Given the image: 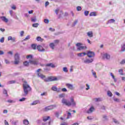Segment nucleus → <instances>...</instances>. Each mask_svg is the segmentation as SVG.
<instances>
[{"mask_svg": "<svg viewBox=\"0 0 125 125\" xmlns=\"http://www.w3.org/2000/svg\"><path fill=\"white\" fill-rule=\"evenodd\" d=\"M23 65H24V66H29V62L25 61L23 62Z\"/></svg>", "mask_w": 125, "mask_h": 125, "instance_id": "53", "label": "nucleus"}, {"mask_svg": "<svg viewBox=\"0 0 125 125\" xmlns=\"http://www.w3.org/2000/svg\"><path fill=\"white\" fill-rule=\"evenodd\" d=\"M51 89L53 91H57V92H59L60 91V90H58V88H57V87L56 86H54L52 87Z\"/></svg>", "mask_w": 125, "mask_h": 125, "instance_id": "18", "label": "nucleus"}, {"mask_svg": "<svg viewBox=\"0 0 125 125\" xmlns=\"http://www.w3.org/2000/svg\"><path fill=\"white\" fill-rule=\"evenodd\" d=\"M107 95L109 96V97H112V96H113V94H112V92H111V91H108Z\"/></svg>", "mask_w": 125, "mask_h": 125, "instance_id": "38", "label": "nucleus"}, {"mask_svg": "<svg viewBox=\"0 0 125 125\" xmlns=\"http://www.w3.org/2000/svg\"><path fill=\"white\" fill-rule=\"evenodd\" d=\"M89 13V11H85L84 12V14L85 16H88Z\"/></svg>", "mask_w": 125, "mask_h": 125, "instance_id": "47", "label": "nucleus"}, {"mask_svg": "<svg viewBox=\"0 0 125 125\" xmlns=\"http://www.w3.org/2000/svg\"><path fill=\"white\" fill-rule=\"evenodd\" d=\"M77 55L79 57H82V56H84V55H86V53H85L84 52L80 53L77 54Z\"/></svg>", "mask_w": 125, "mask_h": 125, "instance_id": "22", "label": "nucleus"}, {"mask_svg": "<svg viewBox=\"0 0 125 125\" xmlns=\"http://www.w3.org/2000/svg\"><path fill=\"white\" fill-rule=\"evenodd\" d=\"M31 37L30 35H28L23 40V41H28V40H30Z\"/></svg>", "mask_w": 125, "mask_h": 125, "instance_id": "45", "label": "nucleus"}, {"mask_svg": "<svg viewBox=\"0 0 125 125\" xmlns=\"http://www.w3.org/2000/svg\"><path fill=\"white\" fill-rule=\"evenodd\" d=\"M116 21L113 19H110L106 23V24H111L112 23H114V22H115Z\"/></svg>", "mask_w": 125, "mask_h": 125, "instance_id": "24", "label": "nucleus"}, {"mask_svg": "<svg viewBox=\"0 0 125 125\" xmlns=\"http://www.w3.org/2000/svg\"><path fill=\"white\" fill-rule=\"evenodd\" d=\"M9 13H10V16L12 17H13L15 19H18V18L17 17V16H16V14L14 12H13V11L10 10Z\"/></svg>", "mask_w": 125, "mask_h": 125, "instance_id": "10", "label": "nucleus"}, {"mask_svg": "<svg viewBox=\"0 0 125 125\" xmlns=\"http://www.w3.org/2000/svg\"><path fill=\"white\" fill-rule=\"evenodd\" d=\"M62 104H64V105H66V106H68V107H70V106L76 107V105H77L74 98L72 97L70 98V101L63 98L62 100Z\"/></svg>", "mask_w": 125, "mask_h": 125, "instance_id": "1", "label": "nucleus"}, {"mask_svg": "<svg viewBox=\"0 0 125 125\" xmlns=\"http://www.w3.org/2000/svg\"><path fill=\"white\" fill-rule=\"evenodd\" d=\"M77 11H81L82 10V7L78 6L77 7Z\"/></svg>", "mask_w": 125, "mask_h": 125, "instance_id": "50", "label": "nucleus"}, {"mask_svg": "<svg viewBox=\"0 0 125 125\" xmlns=\"http://www.w3.org/2000/svg\"><path fill=\"white\" fill-rule=\"evenodd\" d=\"M78 24V20H76L72 24V27H75Z\"/></svg>", "mask_w": 125, "mask_h": 125, "instance_id": "33", "label": "nucleus"}, {"mask_svg": "<svg viewBox=\"0 0 125 125\" xmlns=\"http://www.w3.org/2000/svg\"><path fill=\"white\" fill-rule=\"evenodd\" d=\"M62 91H63V92H67V89L63 88L62 89Z\"/></svg>", "mask_w": 125, "mask_h": 125, "instance_id": "61", "label": "nucleus"}, {"mask_svg": "<svg viewBox=\"0 0 125 125\" xmlns=\"http://www.w3.org/2000/svg\"><path fill=\"white\" fill-rule=\"evenodd\" d=\"M60 80V77L57 78L56 77L51 76L48 77L47 79H44V82H54L59 81Z\"/></svg>", "mask_w": 125, "mask_h": 125, "instance_id": "3", "label": "nucleus"}, {"mask_svg": "<svg viewBox=\"0 0 125 125\" xmlns=\"http://www.w3.org/2000/svg\"><path fill=\"white\" fill-rule=\"evenodd\" d=\"M114 101L115 102H120V99L118 98H114L113 99Z\"/></svg>", "mask_w": 125, "mask_h": 125, "instance_id": "58", "label": "nucleus"}, {"mask_svg": "<svg viewBox=\"0 0 125 125\" xmlns=\"http://www.w3.org/2000/svg\"><path fill=\"white\" fill-rule=\"evenodd\" d=\"M37 123L38 125H41V124H42V120H38L37 121Z\"/></svg>", "mask_w": 125, "mask_h": 125, "instance_id": "60", "label": "nucleus"}, {"mask_svg": "<svg viewBox=\"0 0 125 125\" xmlns=\"http://www.w3.org/2000/svg\"><path fill=\"white\" fill-rule=\"evenodd\" d=\"M68 123L67 122H63L60 125H68Z\"/></svg>", "mask_w": 125, "mask_h": 125, "instance_id": "63", "label": "nucleus"}, {"mask_svg": "<svg viewBox=\"0 0 125 125\" xmlns=\"http://www.w3.org/2000/svg\"><path fill=\"white\" fill-rule=\"evenodd\" d=\"M16 81L15 80H11L8 82V84H13V83H15Z\"/></svg>", "mask_w": 125, "mask_h": 125, "instance_id": "31", "label": "nucleus"}, {"mask_svg": "<svg viewBox=\"0 0 125 125\" xmlns=\"http://www.w3.org/2000/svg\"><path fill=\"white\" fill-rule=\"evenodd\" d=\"M27 59H29L30 58H33V55H29L26 56Z\"/></svg>", "mask_w": 125, "mask_h": 125, "instance_id": "54", "label": "nucleus"}, {"mask_svg": "<svg viewBox=\"0 0 125 125\" xmlns=\"http://www.w3.org/2000/svg\"><path fill=\"white\" fill-rule=\"evenodd\" d=\"M5 63L6 64H10V62L6 59H5Z\"/></svg>", "mask_w": 125, "mask_h": 125, "instance_id": "62", "label": "nucleus"}, {"mask_svg": "<svg viewBox=\"0 0 125 125\" xmlns=\"http://www.w3.org/2000/svg\"><path fill=\"white\" fill-rule=\"evenodd\" d=\"M103 58L104 59H106V60H110L111 56L108 53H105L103 54Z\"/></svg>", "mask_w": 125, "mask_h": 125, "instance_id": "8", "label": "nucleus"}, {"mask_svg": "<svg viewBox=\"0 0 125 125\" xmlns=\"http://www.w3.org/2000/svg\"><path fill=\"white\" fill-rule=\"evenodd\" d=\"M76 45L77 46V47H80V46L83 45V44L82 43L78 42L76 44Z\"/></svg>", "mask_w": 125, "mask_h": 125, "instance_id": "44", "label": "nucleus"}, {"mask_svg": "<svg viewBox=\"0 0 125 125\" xmlns=\"http://www.w3.org/2000/svg\"><path fill=\"white\" fill-rule=\"evenodd\" d=\"M40 71H42L41 69H38L37 70V76L39 77V78H40L41 79H44L45 78V76L43 75L42 74L40 73Z\"/></svg>", "mask_w": 125, "mask_h": 125, "instance_id": "7", "label": "nucleus"}, {"mask_svg": "<svg viewBox=\"0 0 125 125\" xmlns=\"http://www.w3.org/2000/svg\"><path fill=\"white\" fill-rule=\"evenodd\" d=\"M37 49L40 52H44V51H45V49L43 48L42 45H38Z\"/></svg>", "mask_w": 125, "mask_h": 125, "instance_id": "11", "label": "nucleus"}, {"mask_svg": "<svg viewBox=\"0 0 125 125\" xmlns=\"http://www.w3.org/2000/svg\"><path fill=\"white\" fill-rule=\"evenodd\" d=\"M24 94H22V96H27L29 94V91L32 90V88L30 86V85L28 84V82L26 81L24 82V83L22 84Z\"/></svg>", "mask_w": 125, "mask_h": 125, "instance_id": "2", "label": "nucleus"}, {"mask_svg": "<svg viewBox=\"0 0 125 125\" xmlns=\"http://www.w3.org/2000/svg\"><path fill=\"white\" fill-rule=\"evenodd\" d=\"M87 47L85 46H80L77 48V50H83V49H86Z\"/></svg>", "mask_w": 125, "mask_h": 125, "instance_id": "16", "label": "nucleus"}, {"mask_svg": "<svg viewBox=\"0 0 125 125\" xmlns=\"http://www.w3.org/2000/svg\"><path fill=\"white\" fill-rule=\"evenodd\" d=\"M113 120L114 123H115V124H116V125H119V124H120V123L118 120H117V119H113Z\"/></svg>", "mask_w": 125, "mask_h": 125, "instance_id": "43", "label": "nucleus"}, {"mask_svg": "<svg viewBox=\"0 0 125 125\" xmlns=\"http://www.w3.org/2000/svg\"><path fill=\"white\" fill-rule=\"evenodd\" d=\"M66 113L67 114L66 120H68L69 119H70V118H72V113H71L70 112H68V111H66Z\"/></svg>", "mask_w": 125, "mask_h": 125, "instance_id": "21", "label": "nucleus"}, {"mask_svg": "<svg viewBox=\"0 0 125 125\" xmlns=\"http://www.w3.org/2000/svg\"><path fill=\"white\" fill-rule=\"evenodd\" d=\"M3 94H4V95H5V96H6V97L8 96V94H7V90H6L5 89H3Z\"/></svg>", "mask_w": 125, "mask_h": 125, "instance_id": "26", "label": "nucleus"}, {"mask_svg": "<svg viewBox=\"0 0 125 125\" xmlns=\"http://www.w3.org/2000/svg\"><path fill=\"white\" fill-rule=\"evenodd\" d=\"M125 43L121 45V51H122V52H125Z\"/></svg>", "mask_w": 125, "mask_h": 125, "instance_id": "28", "label": "nucleus"}, {"mask_svg": "<svg viewBox=\"0 0 125 125\" xmlns=\"http://www.w3.org/2000/svg\"><path fill=\"white\" fill-rule=\"evenodd\" d=\"M66 86H67V87H68L69 89H71V90H72V89H74V86L72 84L66 83Z\"/></svg>", "mask_w": 125, "mask_h": 125, "instance_id": "14", "label": "nucleus"}, {"mask_svg": "<svg viewBox=\"0 0 125 125\" xmlns=\"http://www.w3.org/2000/svg\"><path fill=\"white\" fill-rule=\"evenodd\" d=\"M118 72L121 76L124 75V70L120 69L118 70Z\"/></svg>", "mask_w": 125, "mask_h": 125, "instance_id": "32", "label": "nucleus"}, {"mask_svg": "<svg viewBox=\"0 0 125 125\" xmlns=\"http://www.w3.org/2000/svg\"><path fill=\"white\" fill-rule=\"evenodd\" d=\"M0 42H1L2 43L4 42V37H2L0 39Z\"/></svg>", "mask_w": 125, "mask_h": 125, "instance_id": "57", "label": "nucleus"}, {"mask_svg": "<svg viewBox=\"0 0 125 125\" xmlns=\"http://www.w3.org/2000/svg\"><path fill=\"white\" fill-rule=\"evenodd\" d=\"M11 124L12 125H17V124H18V120H16L15 121H12Z\"/></svg>", "mask_w": 125, "mask_h": 125, "instance_id": "36", "label": "nucleus"}, {"mask_svg": "<svg viewBox=\"0 0 125 125\" xmlns=\"http://www.w3.org/2000/svg\"><path fill=\"white\" fill-rule=\"evenodd\" d=\"M65 97V94H61L60 95H59V97L60 98H63V97Z\"/></svg>", "mask_w": 125, "mask_h": 125, "instance_id": "55", "label": "nucleus"}, {"mask_svg": "<svg viewBox=\"0 0 125 125\" xmlns=\"http://www.w3.org/2000/svg\"><path fill=\"white\" fill-rule=\"evenodd\" d=\"M62 70L63 72H65V73H67L68 72V68H67L66 67H63Z\"/></svg>", "mask_w": 125, "mask_h": 125, "instance_id": "46", "label": "nucleus"}, {"mask_svg": "<svg viewBox=\"0 0 125 125\" xmlns=\"http://www.w3.org/2000/svg\"><path fill=\"white\" fill-rule=\"evenodd\" d=\"M7 102H8V103H12V104H13V103H15V101H13V100H8L7 101Z\"/></svg>", "mask_w": 125, "mask_h": 125, "instance_id": "41", "label": "nucleus"}, {"mask_svg": "<svg viewBox=\"0 0 125 125\" xmlns=\"http://www.w3.org/2000/svg\"><path fill=\"white\" fill-rule=\"evenodd\" d=\"M89 16H96V14L94 12H92L90 13Z\"/></svg>", "mask_w": 125, "mask_h": 125, "instance_id": "40", "label": "nucleus"}, {"mask_svg": "<svg viewBox=\"0 0 125 125\" xmlns=\"http://www.w3.org/2000/svg\"><path fill=\"white\" fill-rule=\"evenodd\" d=\"M26 100V98H22L19 100L20 102H23V101H25Z\"/></svg>", "mask_w": 125, "mask_h": 125, "instance_id": "51", "label": "nucleus"}, {"mask_svg": "<svg viewBox=\"0 0 125 125\" xmlns=\"http://www.w3.org/2000/svg\"><path fill=\"white\" fill-rule=\"evenodd\" d=\"M92 74L93 76L95 79H97V76L96 75V72L93 70V69L91 70Z\"/></svg>", "mask_w": 125, "mask_h": 125, "instance_id": "19", "label": "nucleus"}, {"mask_svg": "<svg viewBox=\"0 0 125 125\" xmlns=\"http://www.w3.org/2000/svg\"><path fill=\"white\" fill-rule=\"evenodd\" d=\"M23 125H29V121H28L27 119H24L23 121Z\"/></svg>", "mask_w": 125, "mask_h": 125, "instance_id": "29", "label": "nucleus"}, {"mask_svg": "<svg viewBox=\"0 0 125 125\" xmlns=\"http://www.w3.org/2000/svg\"><path fill=\"white\" fill-rule=\"evenodd\" d=\"M86 55L89 58H94V57H95V53L93 51H88L87 53H86Z\"/></svg>", "mask_w": 125, "mask_h": 125, "instance_id": "6", "label": "nucleus"}, {"mask_svg": "<svg viewBox=\"0 0 125 125\" xmlns=\"http://www.w3.org/2000/svg\"><path fill=\"white\" fill-rule=\"evenodd\" d=\"M44 22L45 24H48V23H49V20H48V19H44Z\"/></svg>", "mask_w": 125, "mask_h": 125, "instance_id": "49", "label": "nucleus"}, {"mask_svg": "<svg viewBox=\"0 0 125 125\" xmlns=\"http://www.w3.org/2000/svg\"><path fill=\"white\" fill-rule=\"evenodd\" d=\"M120 64L121 65H124V64H125V59H123L121 62H120Z\"/></svg>", "mask_w": 125, "mask_h": 125, "instance_id": "56", "label": "nucleus"}, {"mask_svg": "<svg viewBox=\"0 0 125 125\" xmlns=\"http://www.w3.org/2000/svg\"><path fill=\"white\" fill-rule=\"evenodd\" d=\"M0 19H1L3 22H5V23H7V22H8V19L4 16L0 17Z\"/></svg>", "mask_w": 125, "mask_h": 125, "instance_id": "13", "label": "nucleus"}, {"mask_svg": "<svg viewBox=\"0 0 125 125\" xmlns=\"http://www.w3.org/2000/svg\"><path fill=\"white\" fill-rule=\"evenodd\" d=\"M46 66L47 67H51L52 68L55 67V65H54L53 63H47V64H46Z\"/></svg>", "mask_w": 125, "mask_h": 125, "instance_id": "27", "label": "nucleus"}, {"mask_svg": "<svg viewBox=\"0 0 125 125\" xmlns=\"http://www.w3.org/2000/svg\"><path fill=\"white\" fill-rule=\"evenodd\" d=\"M59 114H60L59 112H56L55 113V115L56 118H59Z\"/></svg>", "mask_w": 125, "mask_h": 125, "instance_id": "48", "label": "nucleus"}, {"mask_svg": "<svg viewBox=\"0 0 125 125\" xmlns=\"http://www.w3.org/2000/svg\"><path fill=\"white\" fill-rule=\"evenodd\" d=\"M31 21H32V22H34V23H35V22H36L37 18H36V17H35L34 18H32Z\"/></svg>", "mask_w": 125, "mask_h": 125, "instance_id": "42", "label": "nucleus"}, {"mask_svg": "<svg viewBox=\"0 0 125 125\" xmlns=\"http://www.w3.org/2000/svg\"><path fill=\"white\" fill-rule=\"evenodd\" d=\"M36 40L38 42H42V38L41 37H40V36L37 37Z\"/></svg>", "mask_w": 125, "mask_h": 125, "instance_id": "39", "label": "nucleus"}, {"mask_svg": "<svg viewBox=\"0 0 125 125\" xmlns=\"http://www.w3.org/2000/svg\"><path fill=\"white\" fill-rule=\"evenodd\" d=\"M12 42H16L17 41H16V38L15 37H13V38L12 39V40H11Z\"/></svg>", "mask_w": 125, "mask_h": 125, "instance_id": "52", "label": "nucleus"}, {"mask_svg": "<svg viewBox=\"0 0 125 125\" xmlns=\"http://www.w3.org/2000/svg\"><path fill=\"white\" fill-rule=\"evenodd\" d=\"M87 35L89 38H92L93 37V33L91 31L87 32Z\"/></svg>", "mask_w": 125, "mask_h": 125, "instance_id": "23", "label": "nucleus"}, {"mask_svg": "<svg viewBox=\"0 0 125 125\" xmlns=\"http://www.w3.org/2000/svg\"><path fill=\"white\" fill-rule=\"evenodd\" d=\"M20 36L21 37H23V36H24V31H21Z\"/></svg>", "mask_w": 125, "mask_h": 125, "instance_id": "59", "label": "nucleus"}, {"mask_svg": "<svg viewBox=\"0 0 125 125\" xmlns=\"http://www.w3.org/2000/svg\"><path fill=\"white\" fill-rule=\"evenodd\" d=\"M14 64L18 65L20 62V55L19 53H16L14 56Z\"/></svg>", "mask_w": 125, "mask_h": 125, "instance_id": "4", "label": "nucleus"}, {"mask_svg": "<svg viewBox=\"0 0 125 125\" xmlns=\"http://www.w3.org/2000/svg\"><path fill=\"white\" fill-rule=\"evenodd\" d=\"M4 124L5 125H9V124H8V122L6 120H4Z\"/></svg>", "mask_w": 125, "mask_h": 125, "instance_id": "64", "label": "nucleus"}, {"mask_svg": "<svg viewBox=\"0 0 125 125\" xmlns=\"http://www.w3.org/2000/svg\"><path fill=\"white\" fill-rule=\"evenodd\" d=\"M37 104H40V101L37 100L34 101L30 104L32 106H34V105H37Z\"/></svg>", "mask_w": 125, "mask_h": 125, "instance_id": "17", "label": "nucleus"}, {"mask_svg": "<svg viewBox=\"0 0 125 125\" xmlns=\"http://www.w3.org/2000/svg\"><path fill=\"white\" fill-rule=\"evenodd\" d=\"M110 76L112 78L113 80H114V83H117V79L115 78V76L113 74V73H110Z\"/></svg>", "mask_w": 125, "mask_h": 125, "instance_id": "20", "label": "nucleus"}, {"mask_svg": "<svg viewBox=\"0 0 125 125\" xmlns=\"http://www.w3.org/2000/svg\"><path fill=\"white\" fill-rule=\"evenodd\" d=\"M29 63H31V64H33V65H38V64H39V61L38 60H30Z\"/></svg>", "mask_w": 125, "mask_h": 125, "instance_id": "12", "label": "nucleus"}, {"mask_svg": "<svg viewBox=\"0 0 125 125\" xmlns=\"http://www.w3.org/2000/svg\"><path fill=\"white\" fill-rule=\"evenodd\" d=\"M57 107V105L56 104L46 106L44 109V111H45V112H47V111H50V110H53L54 108H56Z\"/></svg>", "mask_w": 125, "mask_h": 125, "instance_id": "5", "label": "nucleus"}, {"mask_svg": "<svg viewBox=\"0 0 125 125\" xmlns=\"http://www.w3.org/2000/svg\"><path fill=\"white\" fill-rule=\"evenodd\" d=\"M95 102H101L102 99L101 98L94 99Z\"/></svg>", "mask_w": 125, "mask_h": 125, "instance_id": "25", "label": "nucleus"}, {"mask_svg": "<svg viewBox=\"0 0 125 125\" xmlns=\"http://www.w3.org/2000/svg\"><path fill=\"white\" fill-rule=\"evenodd\" d=\"M49 46L52 49H54V46H55V45H54V43H50Z\"/></svg>", "mask_w": 125, "mask_h": 125, "instance_id": "34", "label": "nucleus"}, {"mask_svg": "<svg viewBox=\"0 0 125 125\" xmlns=\"http://www.w3.org/2000/svg\"><path fill=\"white\" fill-rule=\"evenodd\" d=\"M31 47L34 50L37 49V46L36 44H31Z\"/></svg>", "mask_w": 125, "mask_h": 125, "instance_id": "30", "label": "nucleus"}, {"mask_svg": "<svg viewBox=\"0 0 125 125\" xmlns=\"http://www.w3.org/2000/svg\"><path fill=\"white\" fill-rule=\"evenodd\" d=\"M32 26H33L34 28H38V27H39V23H33V24H32Z\"/></svg>", "mask_w": 125, "mask_h": 125, "instance_id": "37", "label": "nucleus"}, {"mask_svg": "<svg viewBox=\"0 0 125 125\" xmlns=\"http://www.w3.org/2000/svg\"><path fill=\"white\" fill-rule=\"evenodd\" d=\"M94 59L93 58L91 59H87L83 61V62L85 63V64H89L90 63H92V62L94 61Z\"/></svg>", "mask_w": 125, "mask_h": 125, "instance_id": "9", "label": "nucleus"}, {"mask_svg": "<svg viewBox=\"0 0 125 125\" xmlns=\"http://www.w3.org/2000/svg\"><path fill=\"white\" fill-rule=\"evenodd\" d=\"M50 119V116H47L46 118H43V121L46 122V121H48Z\"/></svg>", "mask_w": 125, "mask_h": 125, "instance_id": "35", "label": "nucleus"}, {"mask_svg": "<svg viewBox=\"0 0 125 125\" xmlns=\"http://www.w3.org/2000/svg\"><path fill=\"white\" fill-rule=\"evenodd\" d=\"M94 107L91 106V107H90L89 110H87V114H91V113H92L93 111H94Z\"/></svg>", "mask_w": 125, "mask_h": 125, "instance_id": "15", "label": "nucleus"}]
</instances>
